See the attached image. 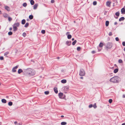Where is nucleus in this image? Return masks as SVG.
<instances>
[{
    "instance_id": "nucleus-34",
    "label": "nucleus",
    "mask_w": 125,
    "mask_h": 125,
    "mask_svg": "<svg viewBox=\"0 0 125 125\" xmlns=\"http://www.w3.org/2000/svg\"><path fill=\"white\" fill-rule=\"evenodd\" d=\"M12 20V19L10 17H8V20L9 21H10Z\"/></svg>"
},
{
    "instance_id": "nucleus-10",
    "label": "nucleus",
    "mask_w": 125,
    "mask_h": 125,
    "mask_svg": "<svg viewBox=\"0 0 125 125\" xmlns=\"http://www.w3.org/2000/svg\"><path fill=\"white\" fill-rule=\"evenodd\" d=\"M38 4H35L33 6V9H36L37 6H38Z\"/></svg>"
},
{
    "instance_id": "nucleus-12",
    "label": "nucleus",
    "mask_w": 125,
    "mask_h": 125,
    "mask_svg": "<svg viewBox=\"0 0 125 125\" xmlns=\"http://www.w3.org/2000/svg\"><path fill=\"white\" fill-rule=\"evenodd\" d=\"M118 68H116L114 70V72L115 73H116L118 72Z\"/></svg>"
},
{
    "instance_id": "nucleus-32",
    "label": "nucleus",
    "mask_w": 125,
    "mask_h": 125,
    "mask_svg": "<svg viewBox=\"0 0 125 125\" xmlns=\"http://www.w3.org/2000/svg\"><path fill=\"white\" fill-rule=\"evenodd\" d=\"M49 91H45L44 92V94H49Z\"/></svg>"
},
{
    "instance_id": "nucleus-1",
    "label": "nucleus",
    "mask_w": 125,
    "mask_h": 125,
    "mask_svg": "<svg viewBox=\"0 0 125 125\" xmlns=\"http://www.w3.org/2000/svg\"><path fill=\"white\" fill-rule=\"evenodd\" d=\"M25 72L27 74L31 75L33 76L35 73V72L34 70L30 68L25 70Z\"/></svg>"
},
{
    "instance_id": "nucleus-30",
    "label": "nucleus",
    "mask_w": 125,
    "mask_h": 125,
    "mask_svg": "<svg viewBox=\"0 0 125 125\" xmlns=\"http://www.w3.org/2000/svg\"><path fill=\"white\" fill-rule=\"evenodd\" d=\"M102 47H98V51L100 52L101 51V50L102 49Z\"/></svg>"
},
{
    "instance_id": "nucleus-4",
    "label": "nucleus",
    "mask_w": 125,
    "mask_h": 125,
    "mask_svg": "<svg viewBox=\"0 0 125 125\" xmlns=\"http://www.w3.org/2000/svg\"><path fill=\"white\" fill-rule=\"evenodd\" d=\"M85 74V72L83 69H81L80 71L79 75L80 76H83Z\"/></svg>"
},
{
    "instance_id": "nucleus-18",
    "label": "nucleus",
    "mask_w": 125,
    "mask_h": 125,
    "mask_svg": "<svg viewBox=\"0 0 125 125\" xmlns=\"http://www.w3.org/2000/svg\"><path fill=\"white\" fill-rule=\"evenodd\" d=\"M26 22V21L24 19H23L21 23L22 24H25Z\"/></svg>"
},
{
    "instance_id": "nucleus-9",
    "label": "nucleus",
    "mask_w": 125,
    "mask_h": 125,
    "mask_svg": "<svg viewBox=\"0 0 125 125\" xmlns=\"http://www.w3.org/2000/svg\"><path fill=\"white\" fill-rule=\"evenodd\" d=\"M125 10L124 8H122L121 10V12L122 13H125Z\"/></svg>"
},
{
    "instance_id": "nucleus-52",
    "label": "nucleus",
    "mask_w": 125,
    "mask_h": 125,
    "mask_svg": "<svg viewBox=\"0 0 125 125\" xmlns=\"http://www.w3.org/2000/svg\"><path fill=\"white\" fill-rule=\"evenodd\" d=\"M123 98H124L125 97V94H123Z\"/></svg>"
},
{
    "instance_id": "nucleus-58",
    "label": "nucleus",
    "mask_w": 125,
    "mask_h": 125,
    "mask_svg": "<svg viewBox=\"0 0 125 125\" xmlns=\"http://www.w3.org/2000/svg\"><path fill=\"white\" fill-rule=\"evenodd\" d=\"M114 66L117 67V66L116 64H115Z\"/></svg>"
},
{
    "instance_id": "nucleus-42",
    "label": "nucleus",
    "mask_w": 125,
    "mask_h": 125,
    "mask_svg": "<svg viewBox=\"0 0 125 125\" xmlns=\"http://www.w3.org/2000/svg\"><path fill=\"white\" fill-rule=\"evenodd\" d=\"M81 49V47H77V50L78 51H80Z\"/></svg>"
},
{
    "instance_id": "nucleus-62",
    "label": "nucleus",
    "mask_w": 125,
    "mask_h": 125,
    "mask_svg": "<svg viewBox=\"0 0 125 125\" xmlns=\"http://www.w3.org/2000/svg\"><path fill=\"white\" fill-rule=\"evenodd\" d=\"M17 123V121H15L14 122V124H16Z\"/></svg>"
},
{
    "instance_id": "nucleus-60",
    "label": "nucleus",
    "mask_w": 125,
    "mask_h": 125,
    "mask_svg": "<svg viewBox=\"0 0 125 125\" xmlns=\"http://www.w3.org/2000/svg\"><path fill=\"white\" fill-rule=\"evenodd\" d=\"M2 124V123L1 122H0V125H1Z\"/></svg>"
},
{
    "instance_id": "nucleus-61",
    "label": "nucleus",
    "mask_w": 125,
    "mask_h": 125,
    "mask_svg": "<svg viewBox=\"0 0 125 125\" xmlns=\"http://www.w3.org/2000/svg\"><path fill=\"white\" fill-rule=\"evenodd\" d=\"M74 38H73L72 39V40L73 41H74Z\"/></svg>"
},
{
    "instance_id": "nucleus-44",
    "label": "nucleus",
    "mask_w": 125,
    "mask_h": 125,
    "mask_svg": "<svg viewBox=\"0 0 125 125\" xmlns=\"http://www.w3.org/2000/svg\"><path fill=\"white\" fill-rule=\"evenodd\" d=\"M93 106V105L92 104H90L89 105V108H91Z\"/></svg>"
},
{
    "instance_id": "nucleus-16",
    "label": "nucleus",
    "mask_w": 125,
    "mask_h": 125,
    "mask_svg": "<svg viewBox=\"0 0 125 125\" xmlns=\"http://www.w3.org/2000/svg\"><path fill=\"white\" fill-rule=\"evenodd\" d=\"M61 82L63 83H65L66 82V80L65 79H63L61 81Z\"/></svg>"
},
{
    "instance_id": "nucleus-64",
    "label": "nucleus",
    "mask_w": 125,
    "mask_h": 125,
    "mask_svg": "<svg viewBox=\"0 0 125 125\" xmlns=\"http://www.w3.org/2000/svg\"><path fill=\"white\" fill-rule=\"evenodd\" d=\"M124 50L125 51V48H124Z\"/></svg>"
},
{
    "instance_id": "nucleus-40",
    "label": "nucleus",
    "mask_w": 125,
    "mask_h": 125,
    "mask_svg": "<svg viewBox=\"0 0 125 125\" xmlns=\"http://www.w3.org/2000/svg\"><path fill=\"white\" fill-rule=\"evenodd\" d=\"M111 47H105V49L107 51L108 49H110Z\"/></svg>"
},
{
    "instance_id": "nucleus-28",
    "label": "nucleus",
    "mask_w": 125,
    "mask_h": 125,
    "mask_svg": "<svg viewBox=\"0 0 125 125\" xmlns=\"http://www.w3.org/2000/svg\"><path fill=\"white\" fill-rule=\"evenodd\" d=\"M93 106L94 108H96L97 107V106L96 105V103H95L94 104Z\"/></svg>"
},
{
    "instance_id": "nucleus-37",
    "label": "nucleus",
    "mask_w": 125,
    "mask_h": 125,
    "mask_svg": "<svg viewBox=\"0 0 125 125\" xmlns=\"http://www.w3.org/2000/svg\"><path fill=\"white\" fill-rule=\"evenodd\" d=\"M41 32H42V34H44L45 33V31L44 30H42V31H41Z\"/></svg>"
},
{
    "instance_id": "nucleus-55",
    "label": "nucleus",
    "mask_w": 125,
    "mask_h": 125,
    "mask_svg": "<svg viewBox=\"0 0 125 125\" xmlns=\"http://www.w3.org/2000/svg\"><path fill=\"white\" fill-rule=\"evenodd\" d=\"M117 24V23L116 22H115L114 23V24L115 25H116Z\"/></svg>"
},
{
    "instance_id": "nucleus-2",
    "label": "nucleus",
    "mask_w": 125,
    "mask_h": 125,
    "mask_svg": "<svg viewBox=\"0 0 125 125\" xmlns=\"http://www.w3.org/2000/svg\"><path fill=\"white\" fill-rule=\"evenodd\" d=\"M119 78L118 77L116 76L111 78L110 80V81L114 83H117L118 82V79Z\"/></svg>"
},
{
    "instance_id": "nucleus-50",
    "label": "nucleus",
    "mask_w": 125,
    "mask_h": 125,
    "mask_svg": "<svg viewBox=\"0 0 125 125\" xmlns=\"http://www.w3.org/2000/svg\"><path fill=\"white\" fill-rule=\"evenodd\" d=\"M109 36H111L112 35V32H110L109 33Z\"/></svg>"
},
{
    "instance_id": "nucleus-26",
    "label": "nucleus",
    "mask_w": 125,
    "mask_h": 125,
    "mask_svg": "<svg viewBox=\"0 0 125 125\" xmlns=\"http://www.w3.org/2000/svg\"><path fill=\"white\" fill-rule=\"evenodd\" d=\"M29 23L28 22H27L25 24V26H24L25 27H27L29 25Z\"/></svg>"
},
{
    "instance_id": "nucleus-8",
    "label": "nucleus",
    "mask_w": 125,
    "mask_h": 125,
    "mask_svg": "<svg viewBox=\"0 0 125 125\" xmlns=\"http://www.w3.org/2000/svg\"><path fill=\"white\" fill-rule=\"evenodd\" d=\"M54 92L56 94H57L58 93V91L57 88L55 87L54 88Z\"/></svg>"
},
{
    "instance_id": "nucleus-7",
    "label": "nucleus",
    "mask_w": 125,
    "mask_h": 125,
    "mask_svg": "<svg viewBox=\"0 0 125 125\" xmlns=\"http://www.w3.org/2000/svg\"><path fill=\"white\" fill-rule=\"evenodd\" d=\"M111 2L110 1H107L106 3V5L109 7L110 6Z\"/></svg>"
},
{
    "instance_id": "nucleus-24",
    "label": "nucleus",
    "mask_w": 125,
    "mask_h": 125,
    "mask_svg": "<svg viewBox=\"0 0 125 125\" xmlns=\"http://www.w3.org/2000/svg\"><path fill=\"white\" fill-rule=\"evenodd\" d=\"M12 103L11 102H10L8 103V104L10 106H11L12 105Z\"/></svg>"
},
{
    "instance_id": "nucleus-38",
    "label": "nucleus",
    "mask_w": 125,
    "mask_h": 125,
    "mask_svg": "<svg viewBox=\"0 0 125 125\" xmlns=\"http://www.w3.org/2000/svg\"><path fill=\"white\" fill-rule=\"evenodd\" d=\"M26 34L25 32H24L22 34V35L24 37L26 36Z\"/></svg>"
},
{
    "instance_id": "nucleus-39",
    "label": "nucleus",
    "mask_w": 125,
    "mask_h": 125,
    "mask_svg": "<svg viewBox=\"0 0 125 125\" xmlns=\"http://www.w3.org/2000/svg\"><path fill=\"white\" fill-rule=\"evenodd\" d=\"M123 62V61L122 60L119 59L118 60V62L120 63H122Z\"/></svg>"
},
{
    "instance_id": "nucleus-25",
    "label": "nucleus",
    "mask_w": 125,
    "mask_h": 125,
    "mask_svg": "<svg viewBox=\"0 0 125 125\" xmlns=\"http://www.w3.org/2000/svg\"><path fill=\"white\" fill-rule=\"evenodd\" d=\"M77 42V41L76 40H74L73 42H72V44L73 45H74Z\"/></svg>"
},
{
    "instance_id": "nucleus-45",
    "label": "nucleus",
    "mask_w": 125,
    "mask_h": 125,
    "mask_svg": "<svg viewBox=\"0 0 125 125\" xmlns=\"http://www.w3.org/2000/svg\"><path fill=\"white\" fill-rule=\"evenodd\" d=\"M8 15L7 14H5L3 16L5 18H7L8 17Z\"/></svg>"
},
{
    "instance_id": "nucleus-21",
    "label": "nucleus",
    "mask_w": 125,
    "mask_h": 125,
    "mask_svg": "<svg viewBox=\"0 0 125 125\" xmlns=\"http://www.w3.org/2000/svg\"><path fill=\"white\" fill-rule=\"evenodd\" d=\"M109 24V22L108 21H107L105 22V25L106 26H108Z\"/></svg>"
},
{
    "instance_id": "nucleus-53",
    "label": "nucleus",
    "mask_w": 125,
    "mask_h": 125,
    "mask_svg": "<svg viewBox=\"0 0 125 125\" xmlns=\"http://www.w3.org/2000/svg\"><path fill=\"white\" fill-rule=\"evenodd\" d=\"M12 28L11 27H10V28H9V30L10 31H11L12 30Z\"/></svg>"
},
{
    "instance_id": "nucleus-59",
    "label": "nucleus",
    "mask_w": 125,
    "mask_h": 125,
    "mask_svg": "<svg viewBox=\"0 0 125 125\" xmlns=\"http://www.w3.org/2000/svg\"><path fill=\"white\" fill-rule=\"evenodd\" d=\"M61 117H64V116L63 115H62L61 116Z\"/></svg>"
},
{
    "instance_id": "nucleus-41",
    "label": "nucleus",
    "mask_w": 125,
    "mask_h": 125,
    "mask_svg": "<svg viewBox=\"0 0 125 125\" xmlns=\"http://www.w3.org/2000/svg\"><path fill=\"white\" fill-rule=\"evenodd\" d=\"M97 4V2L96 1H94L93 2V4L94 5H96Z\"/></svg>"
},
{
    "instance_id": "nucleus-27",
    "label": "nucleus",
    "mask_w": 125,
    "mask_h": 125,
    "mask_svg": "<svg viewBox=\"0 0 125 125\" xmlns=\"http://www.w3.org/2000/svg\"><path fill=\"white\" fill-rule=\"evenodd\" d=\"M115 15L117 16H119V13L118 12H116L115 13Z\"/></svg>"
},
{
    "instance_id": "nucleus-5",
    "label": "nucleus",
    "mask_w": 125,
    "mask_h": 125,
    "mask_svg": "<svg viewBox=\"0 0 125 125\" xmlns=\"http://www.w3.org/2000/svg\"><path fill=\"white\" fill-rule=\"evenodd\" d=\"M19 65H18L13 68L12 70V72H16V69H17L19 67Z\"/></svg>"
},
{
    "instance_id": "nucleus-19",
    "label": "nucleus",
    "mask_w": 125,
    "mask_h": 125,
    "mask_svg": "<svg viewBox=\"0 0 125 125\" xmlns=\"http://www.w3.org/2000/svg\"><path fill=\"white\" fill-rule=\"evenodd\" d=\"M66 124V122H62L61 123V124L62 125H65Z\"/></svg>"
},
{
    "instance_id": "nucleus-57",
    "label": "nucleus",
    "mask_w": 125,
    "mask_h": 125,
    "mask_svg": "<svg viewBox=\"0 0 125 125\" xmlns=\"http://www.w3.org/2000/svg\"><path fill=\"white\" fill-rule=\"evenodd\" d=\"M122 125H125V123L122 124Z\"/></svg>"
},
{
    "instance_id": "nucleus-51",
    "label": "nucleus",
    "mask_w": 125,
    "mask_h": 125,
    "mask_svg": "<svg viewBox=\"0 0 125 125\" xmlns=\"http://www.w3.org/2000/svg\"><path fill=\"white\" fill-rule=\"evenodd\" d=\"M70 33V32H67L66 33V35H68Z\"/></svg>"
},
{
    "instance_id": "nucleus-56",
    "label": "nucleus",
    "mask_w": 125,
    "mask_h": 125,
    "mask_svg": "<svg viewBox=\"0 0 125 125\" xmlns=\"http://www.w3.org/2000/svg\"><path fill=\"white\" fill-rule=\"evenodd\" d=\"M80 78L81 79H83V77H80Z\"/></svg>"
},
{
    "instance_id": "nucleus-49",
    "label": "nucleus",
    "mask_w": 125,
    "mask_h": 125,
    "mask_svg": "<svg viewBox=\"0 0 125 125\" xmlns=\"http://www.w3.org/2000/svg\"><path fill=\"white\" fill-rule=\"evenodd\" d=\"M55 1L54 0H52L51 1V2L52 3H54Z\"/></svg>"
},
{
    "instance_id": "nucleus-43",
    "label": "nucleus",
    "mask_w": 125,
    "mask_h": 125,
    "mask_svg": "<svg viewBox=\"0 0 125 125\" xmlns=\"http://www.w3.org/2000/svg\"><path fill=\"white\" fill-rule=\"evenodd\" d=\"M4 59L3 57V56H0V59L1 60H3Z\"/></svg>"
},
{
    "instance_id": "nucleus-23",
    "label": "nucleus",
    "mask_w": 125,
    "mask_h": 125,
    "mask_svg": "<svg viewBox=\"0 0 125 125\" xmlns=\"http://www.w3.org/2000/svg\"><path fill=\"white\" fill-rule=\"evenodd\" d=\"M33 18V16L32 15H30L29 16V18L30 20H31Z\"/></svg>"
},
{
    "instance_id": "nucleus-14",
    "label": "nucleus",
    "mask_w": 125,
    "mask_h": 125,
    "mask_svg": "<svg viewBox=\"0 0 125 125\" xmlns=\"http://www.w3.org/2000/svg\"><path fill=\"white\" fill-rule=\"evenodd\" d=\"M1 101L3 103H6L7 101L5 99H2Z\"/></svg>"
},
{
    "instance_id": "nucleus-6",
    "label": "nucleus",
    "mask_w": 125,
    "mask_h": 125,
    "mask_svg": "<svg viewBox=\"0 0 125 125\" xmlns=\"http://www.w3.org/2000/svg\"><path fill=\"white\" fill-rule=\"evenodd\" d=\"M58 95L60 98H62V96L63 95V94L62 93H60L58 94Z\"/></svg>"
},
{
    "instance_id": "nucleus-35",
    "label": "nucleus",
    "mask_w": 125,
    "mask_h": 125,
    "mask_svg": "<svg viewBox=\"0 0 125 125\" xmlns=\"http://www.w3.org/2000/svg\"><path fill=\"white\" fill-rule=\"evenodd\" d=\"M12 33L11 31H10L8 32V34L9 35H12Z\"/></svg>"
},
{
    "instance_id": "nucleus-46",
    "label": "nucleus",
    "mask_w": 125,
    "mask_h": 125,
    "mask_svg": "<svg viewBox=\"0 0 125 125\" xmlns=\"http://www.w3.org/2000/svg\"><path fill=\"white\" fill-rule=\"evenodd\" d=\"M91 53L93 54H94L96 53V52L95 51H93L91 52Z\"/></svg>"
},
{
    "instance_id": "nucleus-47",
    "label": "nucleus",
    "mask_w": 125,
    "mask_h": 125,
    "mask_svg": "<svg viewBox=\"0 0 125 125\" xmlns=\"http://www.w3.org/2000/svg\"><path fill=\"white\" fill-rule=\"evenodd\" d=\"M122 44L124 46H125V42H124L122 43Z\"/></svg>"
},
{
    "instance_id": "nucleus-20",
    "label": "nucleus",
    "mask_w": 125,
    "mask_h": 125,
    "mask_svg": "<svg viewBox=\"0 0 125 125\" xmlns=\"http://www.w3.org/2000/svg\"><path fill=\"white\" fill-rule=\"evenodd\" d=\"M30 3L31 5H33L34 3V2L33 0H31L30 1Z\"/></svg>"
},
{
    "instance_id": "nucleus-48",
    "label": "nucleus",
    "mask_w": 125,
    "mask_h": 125,
    "mask_svg": "<svg viewBox=\"0 0 125 125\" xmlns=\"http://www.w3.org/2000/svg\"><path fill=\"white\" fill-rule=\"evenodd\" d=\"M115 40L117 41H118L119 40V38L118 37H116L115 38Z\"/></svg>"
},
{
    "instance_id": "nucleus-17",
    "label": "nucleus",
    "mask_w": 125,
    "mask_h": 125,
    "mask_svg": "<svg viewBox=\"0 0 125 125\" xmlns=\"http://www.w3.org/2000/svg\"><path fill=\"white\" fill-rule=\"evenodd\" d=\"M9 53V52H5L4 53V55L6 56V57H7V55Z\"/></svg>"
},
{
    "instance_id": "nucleus-36",
    "label": "nucleus",
    "mask_w": 125,
    "mask_h": 125,
    "mask_svg": "<svg viewBox=\"0 0 125 125\" xmlns=\"http://www.w3.org/2000/svg\"><path fill=\"white\" fill-rule=\"evenodd\" d=\"M112 102V100L111 99H110L109 100V102L110 103H111Z\"/></svg>"
},
{
    "instance_id": "nucleus-33",
    "label": "nucleus",
    "mask_w": 125,
    "mask_h": 125,
    "mask_svg": "<svg viewBox=\"0 0 125 125\" xmlns=\"http://www.w3.org/2000/svg\"><path fill=\"white\" fill-rule=\"evenodd\" d=\"M66 44L67 45H70V43L69 41H67L66 42Z\"/></svg>"
},
{
    "instance_id": "nucleus-15",
    "label": "nucleus",
    "mask_w": 125,
    "mask_h": 125,
    "mask_svg": "<svg viewBox=\"0 0 125 125\" xmlns=\"http://www.w3.org/2000/svg\"><path fill=\"white\" fill-rule=\"evenodd\" d=\"M5 9L8 11H10V7L8 6H6L5 7Z\"/></svg>"
},
{
    "instance_id": "nucleus-22",
    "label": "nucleus",
    "mask_w": 125,
    "mask_h": 125,
    "mask_svg": "<svg viewBox=\"0 0 125 125\" xmlns=\"http://www.w3.org/2000/svg\"><path fill=\"white\" fill-rule=\"evenodd\" d=\"M72 37V36L70 34H69L67 35V38L69 39H71Z\"/></svg>"
},
{
    "instance_id": "nucleus-11",
    "label": "nucleus",
    "mask_w": 125,
    "mask_h": 125,
    "mask_svg": "<svg viewBox=\"0 0 125 125\" xmlns=\"http://www.w3.org/2000/svg\"><path fill=\"white\" fill-rule=\"evenodd\" d=\"M23 72L22 70L21 69H19L18 71V73L19 74H20Z\"/></svg>"
},
{
    "instance_id": "nucleus-54",
    "label": "nucleus",
    "mask_w": 125,
    "mask_h": 125,
    "mask_svg": "<svg viewBox=\"0 0 125 125\" xmlns=\"http://www.w3.org/2000/svg\"><path fill=\"white\" fill-rule=\"evenodd\" d=\"M15 125H20V124L19 123H18L16 124Z\"/></svg>"
},
{
    "instance_id": "nucleus-29",
    "label": "nucleus",
    "mask_w": 125,
    "mask_h": 125,
    "mask_svg": "<svg viewBox=\"0 0 125 125\" xmlns=\"http://www.w3.org/2000/svg\"><path fill=\"white\" fill-rule=\"evenodd\" d=\"M103 43H102L101 42L99 45V47H102L103 46Z\"/></svg>"
},
{
    "instance_id": "nucleus-3",
    "label": "nucleus",
    "mask_w": 125,
    "mask_h": 125,
    "mask_svg": "<svg viewBox=\"0 0 125 125\" xmlns=\"http://www.w3.org/2000/svg\"><path fill=\"white\" fill-rule=\"evenodd\" d=\"M20 24L19 23L17 22L14 23L13 25V31H14L17 30V27H18L19 26Z\"/></svg>"
},
{
    "instance_id": "nucleus-13",
    "label": "nucleus",
    "mask_w": 125,
    "mask_h": 125,
    "mask_svg": "<svg viewBox=\"0 0 125 125\" xmlns=\"http://www.w3.org/2000/svg\"><path fill=\"white\" fill-rule=\"evenodd\" d=\"M125 19V18L123 17H122L120 18L119 20V21H123Z\"/></svg>"
},
{
    "instance_id": "nucleus-31",
    "label": "nucleus",
    "mask_w": 125,
    "mask_h": 125,
    "mask_svg": "<svg viewBox=\"0 0 125 125\" xmlns=\"http://www.w3.org/2000/svg\"><path fill=\"white\" fill-rule=\"evenodd\" d=\"M23 6L24 7H26L27 5V4L26 3H24L23 5Z\"/></svg>"
},
{
    "instance_id": "nucleus-63",
    "label": "nucleus",
    "mask_w": 125,
    "mask_h": 125,
    "mask_svg": "<svg viewBox=\"0 0 125 125\" xmlns=\"http://www.w3.org/2000/svg\"><path fill=\"white\" fill-rule=\"evenodd\" d=\"M64 70H63V69H62V70H61V71L62 72H63L64 71Z\"/></svg>"
}]
</instances>
